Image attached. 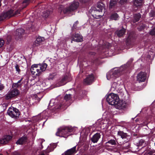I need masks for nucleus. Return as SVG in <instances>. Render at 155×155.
I'll return each mask as SVG.
<instances>
[{
	"label": "nucleus",
	"mask_w": 155,
	"mask_h": 155,
	"mask_svg": "<svg viewBox=\"0 0 155 155\" xmlns=\"http://www.w3.org/2000/svg\"><path fill=\"white\" fill-rule=\"evenodd\" d=\"M101 135L100 133H97L93 136L91 140L93 143H97L101 138Z\"/></svg>",
	"instance_id": "nucleus-21"
},
{
	"label": "nucleus",
	"mask_w": 155,
	"mask_h": 155,
	"mask_svg": "<svg viewBox=\"0 0 155 155\" xmlns=\"http://www.w3.org/2000/svg\"><path fill=\"white\" fill-rule=\"evenodd\" d=\"M126 32V29L122 27L120 29L117 30L115 32V34L119 37H123Z\"/></svg>",
	"instance_id": "nucleus-19"
},
{
	"label": "nucleus",
	"mask_w": 155,
	"mask_h": 155,
	"mask_svg": "<svg viewBox=\"0 0 155 155\" xmlns=\"http://www.w3.org/2000/svg\"><path fill=\"white\" fill-rule=\"evenodd\" d=\"M108 143L112 145L115 146L116 145H117L116 141H115V140L114 139L110 140L108 141L107 142H106L105 143V144L106 146H108L107 145Z\"/></svg>",
	"instance_id": "nucleus-31"
},
{
	"label": "nucleus",
	"mask_w": 155,
	"mask_h": 155,
	"mask_svg": "<svg viewBox=\"0 0 155 155\" xmlns=\"http://www.w3.org/2000/svg\"><path fill=\"white\" fill-rule=\"evenodd\" d=\"M141 18V15L140 13L135 14L134 15L133 18L131 20V22L134 23L139 21Z\"/></svg>",
	"instance_id": "nucleus-22"
},
{
	"label": "nucleus",
	"mask_w": 155,
	"mask_h": 155,
	"mask_svg": "<svg viewBox=\"0 0 155 155\" xmlns=\"http://www.w3.org/2000/svg\"><path fill=\"white\" fill-rule=\"evenodd\" d=\"M40 45V44L38 42H36V40L34 42L33 47H34L35 46H38Z\"/></svg>",
	"instance_id": "nucleus-44"
},
{
	"label": "nucleus",
	"mask_w": 155,
	"mask_h": 155,
	"mask_svg": "<svg viewBox=\"0 0 155 155\" xmlns=\"http://www.w3.org/2000/svg\"><path fill=\"white\" fill-rule=\"evenodd\" d=\"M19 94L18 90L16 88H14L9 91L5 96L6 99L8 100L16 96Z\"/></svg>",
	"instance_id": "nucleus-10"
},
{
	"label": "nucleus",
	"mask_w": 155,
	"mask_h": 155,
	"mask_svg": "<svg viewBox=\"0 0 155 155\" xmlns=\"http://www.w3.org/2000/svg\"><path fill=\"white\" fill-rule=\"evenodd\" d=\"M15 68L16 71L18 73H19L20 71V70L19 68V66L18 65L16 64L15 66Z\"/></svg>",
	"instance_id": "nucleus-48"
},
{
	"label": "nucleus",
	"mask_w": 155,
	"mask_h": 155,
	"mask_svg": "<svg viewBox=\"0 0 155 155\" xmlns=\"http://www.w3.org/2000/svg\"><path fill=\"white\" fill-rule=\"evenodd\" d=\"M127 1V0H120L119 2V3L120 4L122 5L124 3H126Z\"/></svg>",
	"instance_id": "nucleus-47"
},
{
	"label": "nucleus",
	"mask_w": 155,
	"mask_h": 155,
	"mask_svg": "<svg viewBox=\"0 0 155 155\" xmlns=\"http://www.w3.org/2000/svg\"><path fill=\"white\" fill-rule=\"evenodd\" d=\"M134 38V37L133 35L131 33L129 34L126 41V45H130Z\"/></svg>",
	"instance_id": "nucleus-25"
},
{
	"label": "nucleus",
	"mask_w": 155,
	"mask_h": 155,
	"mask_svg": "<svg viewBox=\"0 0 155 155\" xmlns=\"http://www.w3.org/2000/svg\"><path fill=\"white\" fill-rule=\"evenodd\" d=\"M145 142V140L143 139H141L140 140L138 146H142L143 145V144Z\"/></svg>",
	"instance_id": "nucleus-41"
},
{
	"label": "nucleus",
	"mask_w": 155,
	"mask_h": 155,
	"mask_svg": "<svg viewBox=\"0 0 155 155\" xmlns=\"http://www.w3.org/2000/svg\"><path fill=\"white\" fill-rule=\"evenodd\" d=\"M20 14L18 10L14 11L11 9L6 12L2 13L0 16V21H2L5 18H9L12 16H16Z\"/></svg>",
	"instance_id": "nucleus-7"
},
{
	"label": "nucleus",
	"mask_w": 155,
	"mask_h": 155,
	"mask_svg": "<svg viewBox=\"0 0 155 155\" xmlns=\"http://www.w3.org/2000/svg\"><path fill=\"white\" fill-rule=\"evenodd\" d=\"M71 42L72 41L77 42H81L83 41V38L80 34L75 33L71 35Z\"/></svg>",
	"instance_id": "nucleus-14"
},
{
	"label": "nucleus",
	"mask_w": 155,
	"mask_h": 155,
	"mask_svg": "<svg viewBox=\"0 0 155 155\" xmlns=\"http://www.w3.org/2000/svg\"><path fill=\"white\" fill-rule=\"evenodd\" d=\"M119 18L118 14L115 12L112 13L110 16V19L111 20H117Z\"/></svg>",
	"instance_id": "nucleus-29"
},
{
	"label": "nucleus",
	"mask_w": 155,
	"mask_h": 155,
	"mask_svg": "<svg viewBox=\"0 0 155 155\" xmlns=\"http://www.w3.org/2000/svg\"><path fill=\"white\" fill-rule=\"evenodd\" d=\"M155 153V150H151L147 154H146V155H152L153 154V153ZM146 154V152H145L144 154V155H145Z\"/></svg>",
	"instance_id": "nucleus-40"
},
{
	"label": "nucleus",
	"mask_w": 155,
	"mask_h": 155,
	"mask_svg": "<svg viewBox=\"0 0 155 155\" xmlns=\"http://www.w3.org/2000/svg\"><path fill=\"white\" fill-rule=\"evenodd\" d=\"M117 4V0H110V7L111 8H113Z\"/></svg>",
	"instance_id": "nucleus-33"
},
{
	"label": "nucleus",
	"mask_w": 155,
	"mask_h": 155,
	"mask_svg": "<svg viewBox=\"0 0 155 155\" xmlns=\"http://www.w3.org/2000/svg\"><path fill=\"white\" fill-rule=\"evenodd\" d=\"M35 85H36L35 84V82H34V83L32 85H31V84L30 85V89H32V90H33V91H35V89L34 90L33 89H34V87H35Z\"/></svg>",
	"instance_id": "nucleus-46"
},
{
	"label": "nucleus",
	"mask_w": 155,
	"mask_h": 155,
	"mask_svg": "<svg viewBox=\"0 0 155 155\" xmlns=\"http://www.w3.org/2000/svg\"><path fill=\"white\" fill-rule=\"evenodd\" d=\"M74 130V129L71 127L63 126L58 129L56 134L57 136L66 138L70 135L69 133Z\"/></svg>",
	"instance_id": "nucleus-4"
},
{
	"label": "nucleus",
	"mask_w": 155,
	"mask_h": 155,
	"mask_svg": "<svg viewBox=\"0 0 155 155\" xmlns=\"http://www.w3.org/2000/svg\"><path fill=\"white\" fill-rule=\"evenodd\" d=\"M107 102L111 105H119V98L116 94L111 93L108 95L106 97Z\"/></svg>",
	"instance_id": "nucleus-6"
},
{
	"label": "nucleus",
	"mask_w": 155,
	"mask_h": 155,
	"mask_svg": "<svg viewBox=\"0 0 155 155\" xmlns=\"http://www.w3.org/2000/svg\"><path fill=\"white\" fill-rule=\"evenodd\" d=\"M39 67L40 71H41V74L42 72L45 71L48 66V65L45 63H44L42 64H38Z\"/></svg>",
	"instance_id": "nucleus-24"
},
{
	"label": "nucleus",
	"mask_w": 155,
	"mask_h": 155,
	"mask_svg": "<svg viewBox=\"0 0 155 155\" xmlns=\"http://www.w3.org/2000/svg\"><path fill=\"white\" fill-rule=\"evenodd\" d=\"M72 95L70 94H66L64 98L61 99L60 102L54 107L55 109H59L61 107L63 108V106H68L70 104L72 98Z\"/></svg>",
	"instance_id": "nucleus-5"
},
{
	"label": "nucleus",
	"mask_w": 155,
	"mask_h": 155,
	"mask_svg": "<svg viewBox=\"0 0 155 155\" xmlns=\"http://www.w3.org/2000/svg\"><path fill=\"white\" fill-rule=\"evenodd\" d=\"M149 15L150 18L155 17V9L151 10L149 13Z\"/></svg>",
	"instance_id": "nucleus-34"
},
{
	"label": "nucleus",
	"mask_w": 155,
	"mask_h": 155,
	"mask_svg": "<svg viewBox=\"0 0 155 155\" xmlns=\"http://www.w3.org/2000/svg\"><path fill=\"white\" fill-rule=\"evenodd\" d=\"M17 155H20L19 153H17Z\"/></svg>",
	"instance_id": "nucleus-57"
},
{
	"label": "nucleus",
	"mask_w": 155,
	"mask_h": 155,
	"mask_svg": "<svg viewBox=\"0 0 155 155\" xmlns=\"http://www.w3.org/2000/svg\"><path fill=\"white\" fill-rule=\"evenodd\" d=\"M23 29L21 28L17 29L15 32V38L17 40H18L21 38L22 35L24 32Z\"/></svg>",
	"instance_id": "nucleus-20"
},
{
	"label": "nucleus",
	"mask_w": 155,
	"mask_h": 155,
	"mask_svg": "<svg viewBox=\"0 0 155 155\" xmlns=\"http://www.w3.org/2000/svg\"><path fill=\"white\" fill-rule=\"evenodd\" d=\"M97 8L95 7H92L89 10V12L91 13L92 16L96 19L99 18H101L102 16L99 14V13L102 12L103 9L105 11L104 5L103 3L99 2L97 3Z\"/></svg>",
	"instance_id": "nucleus-3"
},
{
	"label": "nucleus",
	"mask_w": 155,
	"mask_h": 155,
	"mask_svg": "<svg viewBox=\"0 0 155 155\" xmlns=\"http://www.w3.org/2000/svg\"><path fill=\"white\" fill-rule=\"evenodd\" d=\"M27 137H26L20 138L16 142L17 144H22L26 141Z\"/></svg>",
	"instance_id": "nucleus-28"
},
{
	"label": "nucleus",
	"mask_w": 155,
	"mask_h": 155,
	"mask_svg": "<svg viewBox=\"0 0 155 155\" xmlns=\"http://www.w3.org/2000/svg\"><path fill=\"white\" fill-rule=\"evenodd\" d=\"M54 100H51L50 101L49 104V105L48 107H49L50 106L51 107H52L54 105Z\"/></svg>",
	"instance_id": "nucleus-43"
},
{
	"label": "nucleus",
	"mask_w": 155,
	"mask_h": 155,
	"mask_svg": "<svg viewBox=\"0 0 155 155\" xmlns=\"http://www.w3.org/2000/svg\"><path fill=\"white\" fill-rule=\"evenodd\" d=\"M34 137H33L31 139V145H33V144L34 143Z\"/></svg>",
	"instance_id": "nucleus-52"
},
{
	"label": "nucleus",
	"mask_w": 155,
	"mask_h": 155,
	"mask_svg": "<svg viewBox=\"0 0 155 155\" xmlns=\"http://www.w3.org/2000/svg\"><path fill=\"white\" fill-rule=\"evenodd\" d=\"M138 120L137 119L136 120H135V121L136 122Z\"/></svg>",
	"instance_id": "nucleus-56"
},
{
	"label": "nucleus",
	"mask_w": 155,
	"mask_h": 155,
	"mask_svg": "<svg viewBox=\"0 0 155 155\" xmlns=\"http://www.w3.org/2000/svg\"><path fill=\"white\" fill-rule=\"evenodd\" d=\"M131 62H128L126 64L123 65L118 69L114 71H110L107 74V78L108 80L110 78H114L124 73H129Z\"/></svg>",
	"instance_id": "nucleus-1"
},
{
	"label": "nucleus",
	"mask_w": 155,
	"mask_h": 155,
	"mask_svg": "<svg viewBox=\"0 0 155 155\" xmlns=\"http://www.w3.org/2000/svg\"><path fill=\"white\" fill-rule=\"evenodd\" d=\"M45 40V38L44 37H38L36 39V41L38 42L40 44Z\"/></svg>",
	"instance_id": "nucleus-36"
},
{
	"label": "nucleus",
	"mask_w": 155,
	"mask_h": 155,
	"mask_svg": "<svg viewBox=\"0 0 155 155\" xmlns=\"http://www.w3.org/2000/svg\"><path fill=\"white\" fill-rule=\"evenodd\" d=\"M132 119L133 120V119H134V118H132Z\"/></svg>",
	"instance_id": "nucleus-60"
},
{
	"label": "nucleus",
	"mask_w": 155,
	"mask_h": 155,
	"mask_svg": "<svg viewBox=\"0 0 155 155\" xmlns=\"http://www.w3.org/2000/svg\"><path fill=\"white\" fill-rule=\"evenodd\" d=\"M41 120L40 116L38 115L37 116H34L31 120H30V130H34L35 128V123Z\"/></svg>",
	"instance_id": "nucleus-12"
},
{
	"label": "nucleus",
	"mask_w": 155,
	"mask_h": 155,
	"mask_svg": "<svg viewBox=\"0 0 155 155\" xmlns=\"http://www.w3.org/2000/svg\"><path fill=\"white\" fill-rule=\"evenodd\" d=\"M56 75V74L55 73L50 74L48 77V79L49 80H52Z\"/></svg>",
	"instance_id": "nucleus-37"
},
{
	"label": "nucleus",
	"mask_w": 155,
	"mask_h": 155,
	"mask_svg": "<svg viewBox=\"0 0 155 155\" xmlns=\"http://www.w3.org/2000/svg\"><path fill=\"white\" fill-rule=\"evenodd\" d=\"M155 155V154H153V155Z\"/></svg>",
	"instance_id": "nucleus-59"
},
{
	"label": "nucleus",
	"mask_w": 155,
	"mask_h": 155,
	"mask_svg": "<svg viewBox=\"0 0 155 155\" xmlns=\"http://www.w3.org/2000/svg\"><path fill=\"white\" fill-rule=\"evenodd\" d=\"M79 5V3L78 1H74L69 4V6L63 8V5H61L59 7V11L60 13L62 11L64 14H69L71 12L77 9Z\"/></svg>",
	"instance_id": "nucleus-2"
},
{
	"label": "nucleus",
	"mask_w": 155,
	"mask_h": 155,
	"mask_svg": "<svg viewBox=\"0 0 155 155\" xmlns=\"http://www.w3.org/2000/svg\"><path fill=\"white\" fill-rule=\"evenodd\" d=\"M150 34L151 35H155V27L150 32Z\"/></svg>",
	"instance_id": "nucleus-45"
},
{
	"label": "nucleus",
	"mask_w": 155,
	"mask_h": 155,
	"mask_svg": "<svg viewBox=\"0 0 155 155\" xmlns=\"http://www.w3.org/2000/svg\"><path fill=\"white\" fill-rule=\"evenodd\" d=\"M8 114L12 117L15 118H18L20 115L18 110L14 107L9 109L8 111Z\"/></svg>",
	"instance_id": "nucleus-11"
},
{
	"label": "nucleus",
	"mask_w": 155,
	"mask_h": 155,
	"mask_svg": "<svg viewBox=\"0 0 155 155\" xmlns=\"http://www.w3.org/2000/svg\"><path fill=\"white\" fill-rule=\"evenodd\" d=\"M89 54L91 55H95L96 54V53L95 52H89Z\"/></svg>",
	"instance_id": "nucleus-50"
},
{
	"label": "nucleus",
	"mask_w": 155,
	"mask_h": 155,
	"mask_svg": "<svg viewBox=\"0 0 155 155\" xmlns=\"http://www.w3.org/2000/svg\"><path fill=\"white\" fill-rule=\"evenodd\" d=\"M22 79H23V78H22L21 80H19V81H18L17 82L18 83V84H21V81L22 80Z\"/></svg>",
	"instance_id": "nucleus-54"
},
{
	"label": "nucleus",
	"mask_w": 155,
	"mask_h": 155,
	"mask_svg": "<svg viewBox=\"0 0 155 155\" xmlns=\"http://www.w3.org/2000/svg\"><path fill=\"white\" fill-rule=\"evenodd\" d=\"M12 138V136L9 135H5L0 140V143L6 144Z\"/></svg>",
	"instance_id": "nucleus-18"
},
{
	"label": "nucleus",
	"mask_w": 155,
	"mask_h": 155,
	"mask_svg": "<svg viewBox=\"0 0 155 155\" xmlns=\"http://www.w3.org/2000/svg\"><path fill=\"white\" fill-rule=\"evenodd\" d=\"M83 91L81 90L75 92L74 96V98L81 99L83 97Z\"/></svg>",
	"instance_id": "nucleus-23"
},
{
	"label": "nucleus",
	"mask_w": 155,
	"mask_h": 155,
	"mask_svg": "<svg viewBox=\"0 0 155 155\" xmlns=\"http://www.w3.org/2000/svg\"><path fill=\"white\" fill-rule=\"evenodd\" d=\"M40 101V99L36 94H31L30 97V105H33L34 103L38 102Z\"/></svg>",
	"instance_id": "nucleus-17"
},
{
	"label": "nucleus",
	"mask_w": 155,
	"mask_h": 155,
	"mask_svg": "<svg viewBox=\"0 0 155 155\" xmlns=\"http://www.w3.org/2000/svg\"><path fill=\"white\" fill-rule=\"evenodd\" d=\"M94 76L93 74L88 75L84 80V84L86 85H90L94 81Z\"/></svg>",
	"instance_id": "nucleus-15"
},
{
	"label": "nucleus",
	"mask_w": 155,
	"mask_h": 155,
	"mask_svg": "<svg viewBox=\"0 0 155 155\" xmlns=\"http://www.w3.org/2000/svg\"><path fill=\"white\" fill-rule=\"evenodd\" d=\"M76 149V146H75L66 151L64 153L65 155H71L75 152Z\"/></svg>",
	"instance_id": "nucleus-26"
},
{
	"label": "nucleus",
	"mask_w": 155,
	"mask_h": 155,
	"mask_svg": "<svg viewBox=\"0 0 155 155\" xmlns=\"http://www.w3.org/2000/svg\"><path fill=\"white\" fill-rule=\"evenodd\" d=\"M70 77L69 75L65 74L62 76L59 79L58 84L59 86L63 85L66 84L70 80Z\"/></svg>",
	"instance_id": "nucleus-9"
},
{
	"label": "nucleus",
	"mask_w": 155,
	"mask_h": 155,
	"mask_svg": "<svg viewBox=\"0 0 155 155\" xmlns=\"http://www.w3.org/2000/svg\"><path fill=\"white\" fill-rule=\"evenodd\" d=\"M37 25L34 23H32L31 24V26L30 28V32L31 31L32 32H34V33H35L36 31V27Z\"/></svg>",
	"instance_id": "nucleus-30"
},
{
	"label": "nucleus",
	"mask_w": 155,
	"mask_h": 155,
	"mask_svg": "<svg viewBox=\"0 0 155 155\" xmlns=\"http://www.w3.org/2000/svg\"><path fill=\"white\" fill-rule=\"evenodd\" d=\"M42 143H43V141H42L41 143V147H40V150L42 149L43 148V145H42Z\"/></svg>",
	"instance_id": "nucleus-53"
},
{
	"label": "nucleus",
	"mask_w": 155,
	"mask_h": 155,
	"mask_svg": "<svg viewBox=\"0 0 155 155\" xmlns=\"http://www.w3.org/2000/svg\"><path fill=\"white\" fill-rule=\"evenodd\" d=\"M32 79H31V80H31V81H32Z\"/></svg>",
	"instance_id": "nucleus-58"
},
{
	"label": "nucleus",
	"mask_w": 155,
	"mask_h": 155,
	"mask_svg": "<svg viewBox=\"0 0 155 155\" xmlns=\"http://www.w3.org/2000/svg\"><path fill=\"white\" fill-rule=\"evenodd\" d=\"M4 88V86L3 84H0V91H2Z\"/></svg>",
	"instance_id": "nucleus-51"
},
{
	"label": "nucleus",
	"mask_w": 155,
	"mask_h": 155,
	"mask_svg": "<svg viewBox=\"0 0 155 155\" xmlns=\"http://www.w3.org/2000/svg\"><path fill=\"white\" fill-rule=\"evenodd\" d=\"M50 12V11H44L43 12L42 16L45 18H47L49 15Z\"/></svg>",
	"instance_id": "nucleus-35"
},
{
	"label": "nucleus",
	"mask_w": 155,
	"mask_h": 155,
	"mask_svg": "<svg viewBox=\"0 0 155 155\" xmlns=\"http://www.w3.org/2000/svg\"><path fill=\"white\" fill-rule=\"evenodd\" d=\"M146 78V74L145 72H140L137 76V80L139 82H144Z\"/></svg>",
	"instance_id": "nucleus-16"
},
{
	"label": "nucleus",
	"mask_w": 155,
	"mask_h": 155,
	"mask_svg": "<svg viewBox=\"0 0 155 155\" xmlns=\"http://www.w3.org/2000/svg\"><path fill=\"white\" fill-rule=\"evenodd\" d=\"M137 135V134H134V136H136Z\"/></svg>",
	"instance_id": "nucleus-55"
},
{
	"label": "nucleus",
	"mask_w": 155,
	"mask_h": 155,
	"mask_svg": "<svg viewBox=\"0 0 155 155\" xmlns=\"http://www.w3.org/2000/svg\"><path fill=\"white\" fill-rule=\"evenodd\" d=\"M117 135L120 137L124 142L125 143L128 142L131 139L130 135H128L127 133L124 132L123 131H118Z\"/></svg>",
	"instance_id": "nucleus-8"
},
{
	"label": "nucleus",
	"mask_w": 155,
	"mask_h": 155,
	"mask_svg": "<svg viewBox=\"0 0 155 155\" xmlns=\"http://www.w3.org/2000/svg\"><path fill=\"white\" fill-rule=\"evenodd\" d=\"M145 27L144 24H142L139 25L137 28L138 30L139 31H142L143 30Z\"/></svg>",
	"instance_id": "nucleus-38"
},
{
	"label": "nucleus",
	"mask_w": 155,
	"mask_h": 155,
	"mask_svg": "<svg viewBox=\"0 0 155 155\" xmlns=\"http://www.w3.org/2000/svg\"><path fill=\"white\" fill-rule=\"evenodd\" d=\"M4 41L2 39H0V47H2L4 44Z\"/></svg>",
	"instance_id": "nucleus-49"
},
{
	"label": "nucleus",
	"mask_w": 155,
	"mask_h": 155,
	"mask_svg": "<svg viewBox=\"0 0 155 155\" xmlns=\"http://www.w3.org/2000/svg\"><path fill=\"white\" fill-rule=\"evenodd\" d=\"M154 144H155V143H154Z\"/></svg>",
	"instance_id": "nucleus-61"
},
{
	"label": "nucleus",
	"mask_w": 155,
	"mask_h": 155,
	"mask_svg": "<svg viewBox=\"0 0 155 155\" xmlns=\"http://www.w3.org/2000/svg\"><path fill=\"white\" fill-rule=\"evenodd\" d=\"M78 23L79 22L78 21H77L74 22L71 28L72 31H76L78 28L77 25Z\"/></svg>",
	"instance_id": "nucleus-32"
},
{
	"label": "nucleus",
	"mask_w": 155,
	"mask_h": 155,
	"mask_svg": "<svg viewBox=\"0 0 155 155\" xmlns=\"http://www.w3.org/2000/svg\"><path fill=\"white\" fill-rule=\"evenodd\" d=\"M21 84H18V83H14L12 84V87H19L21 86Z\"/></svg>",
	"instance_id": "nucleus-39"
},
{
	"label": "nucleus",
	"mask_w": 155,
	"mask_h": 155,
	"mask_svg": "<svg viewBox=\"0 0 155 155\" xmlns=\"http://www.w3.org/2000/svg\"><path fill=\"white\" fill-rule=\"evenodd\" d=\"M143 0H134L133 2L134 6L138 7H140L142 5V3Z\"/></svg>",
	"instance_id": "nucleus-27"
},
{
	"label": "nucleus",
	"mask_w": 155,
	"mask_h": 155,
	"mask_svg": "<svg viewBox=\"0 0 155 155\" xmlns=\"http://www.w3.org/2000/svg\"><path fill=\"white\" fill-rule=\"evenodd\" d=\"M31 71L32 74L36 76H39L41 74V71H40L38 64H34L32 65L31 68Z\"/></svg>",
	"instance_id": "nucleus-13"
},
{
	"label": "nucleus",
	"mask_w": 155,
	"mask_h": 155,
	"mask_svg": "<svg viewBox=\"0 0 155 155\" xmlns=\"http://www.w3.org/2000/svg\"><path fill=\"white\" fill-rule=\"evenodd\" d=\"M29 0H25L23 2V4L24 5L23 8H25L26 6L27 5L29 4Z\"/></svg>",
	"instance_id": "nucleus-42"
}]
</instances>
